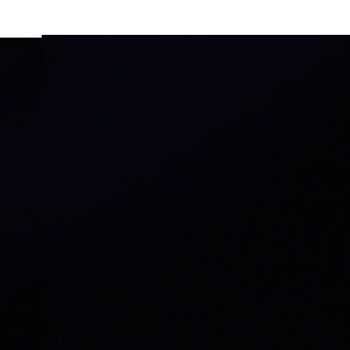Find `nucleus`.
<instances>
[{
    "mask_svg": "<svg viewBox=\"0 0 350 350\" xmlns=\"http://www.w3.org/2000/svg\"><path fill=\"white\" fill-rule=\"evenodd\" d=\"M1 153H274V151H1Z\"/></svg>",
    "mask_w": 350,
    "mask_h": 350,
    "instance_id": "obj_1",
    "label": "nucleus"
}]
</instances>
